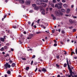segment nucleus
<instances>
[{
  "label": "nucleus",
  "instance_id": "obj_1",
  "mask_svg": "<svg viewBox=\"0 0 77 77\" xmlns=\"http://www.w3.org/2000/svg\"><path fill=\"white\" fill-rule=\"evenodd\" d=\"M13 62V61H12L11 60H10L9 61V62L8 63H6V64H5V68L6 69H7V68H10L11 67V65L9 64V63H10V64H11Z\"/></svg>",
  "mask_w": 77,
  "mask_h": 77
},
{
  "label": "nucleus",
  "instance_id": "obj_2",
  "mask_svg": "<svg viewBox=\"0 0 77 77\" xmlns=\"http://www.w3.org/2000/svg\"><path fill=\"white\" fill-rule=\"evenodd\" d=\"M66 62L67 65V66H68V68L69 70V71L70 73H72V70L71 69V68L69 66V63H68V58H66Z\"/></svg>",
  "mask_w": 77,
  "mask_h": 77
},
{
  "label": "nucleus",
  "instance_id": "obj_3",
  "mask_svg": "<svg viewBox=\"0 0 77 77\" xmlns=\"http://www.w3.org/2000/svg\"><path fill=\"white\" fill-rule=\"evenodd\" d=\"M38 5H41L42 6L44 7V8L47 6V4L44 3H38Z\"/></svg>",
  "mask_w": 77,
  "mask_h": 77
},
{
  "label": "nucleus",
  "instance_id": "obj_4",
  "mask_svg": "<svg viewBox=\"0 0 77 77\" xmlns=\"http://www.w3.org/2000/svg\"><path fill=\"white\" fill-rule=\"evenodd\" d=\"M40 11L42 15H45V13H44L45 12V10L44 9V8H41L40 9Z\"/></svg>",
  "mask_w": 77,
  "mask_h": 77
},
{
  "label": "nucleus",
  "instance_id": "obj_5",
  "mask_svg": "<svg viewBox=\"0 0 77 77\" xmlns=\"http://www.w3.org/2000/svg\"><path fill=\"white\" fill-rule=\"evenodd\" d=\"M33 34H30L29 35V36L27 37V39H31V38H32V37H33Z\"/></svg>",
  "mask_w": 77,
  "mask_h": 77
},
{
  "label": "nucleus",
  "instance_id": "obj_6",
  "mask_svg": "<svg viewBox=\"0 0 77 77\" xmlns=\"http://www.w3.org/2000/svg\"><path fill=\"white\" fill-rule=\"evenodd\" d=\"M55 8H57L58 9H60L62 8V6H59L57 4L55 5Z\"/></svg>",
  "mask_w": 77,
  "mask_h": 77
},
{
  "label": "nucleus",
  "instance_id": "obj_7",
  "mask_svg": "<svg viewBox=\"0 0 77 77\" xmlns=\"http://www.w3.org/2000/svg\"><path fill=\"white\" fill-rule=\"evenodd\" d=\"M25 3L26 5H30V2L29 1L26 0L25 2Z\"/></svg>",
  "mask_w": 77,
  "mask_h": 77
},
{
  "label": "nucleus",
  "instance_id": "obj_8",
  "mask_svg": "<svg viewBox=\"0 0 77 77\" xmlns=\"http://www.w3.org/2000/svg\"><path fill=\"white\" fill-rule=\"evenodd\" d=\"M19 2L20 3H21L22 4H23V3H24V0H19Z\"/></svg>",
  "mask_w": 77,
  "mask_h": 77
},
{
  "label": "nucleus",
  "instance_id": "obj_9",
  "mask_svg": "<svg viewBox=\"0 0 77 77\" xmlns=\"http://www.w3.org/2000/svg\"><path fill=\"white\" fill-rule=\"evenodd\" d=\"M42 2H44L45 3H47L48 2V0H40Z\"/></svg>",
  "mask_w": 77,
  "mask_h": 77
},
{
  "label": "nucleus",
  "instance_id": "obj_10",
  "mask_svg": "<svg viewBox=\"0 0 77 77\" xmlns=\"http://www.w3.org/2000/svg\"><path fill=\"white\" fill-rule=\"evenodd\" d=\"M39 7L38 6H35V7L34 8V9L35 10H38V9H39Z\"/></svg>",
  "mask_w": 77,
  "mask_h": 77
},
{
  "label": "nucleus",
  "instance_id": "obj_11",
  "mask_svg": "<svg viewBox=\"0 0 77 77\" xmlns=\"http://www.w3.org/2000/svg\"><path fill=\"white\" fill-rule=\"evenodd\" d=\"M51 16L52 17H53V19L54 20H56V17H55L54 16V15L53 14H51Z\"/></svg>",
  "mask_w": 77,
  "mask_h": 77
},
{
  "label": "nucleus",
  "instance_id": "obj_12",
  "mask_svg": "<svg viewBox=\"0 0 77 77\" xmlns=\"http://www.w3.org/2000/svg\"><path fill=\"white\" fill-rule=\"evenodd\" d=\"M15 65H16L15 64V63H12L11 65V66L12 67H14V66H15Z\"/></svg>",
  "mask_w": 77,
  "mask_h": 77
},
{
  "label": "nucleus",
  "instance_id": "obj_13",
  "mask_svg": "<svg viewBox=\"0 0 77 77\" xmlns=\"http://www.w3.org/2000/svg\"><path fill=\"white\" fill-rule=\"evenodd\" d=\"M69 22L70 23V24H72V23H73V22H74V21H72V20L69 19Z\"/></svg>",
  "mask_w": 77,
  "mask_h": 77
},
{
  "label": "nucleus",
  "instance_id": "obj_14",
  "mask_svg": "<svg viewBox=\"0 0 77 77\" xmlns=\"http://www.w3.org/2000/svg\"><path fill=\"white\" fill-rule=\"evenodd\" d=\"M69 12H70V9H68L67 10L66 12L67 14H69Z\"/></svg>",
  "mask_w": 77,
  "mask_h": 77
},
{
  "label": "nucleus",
  "instance_id": "obj_15",
  "mask_svg": "<svg viewBox=\"0 0 77 77\" xmlns=\"http://www.w3.org/2000/svg\"><path fill=\"white\" fill-rule=\"evenodd\" d=\"M42 71H43L44 72H46L47 71V70L43 68L42 69Z\"/></svg>",
  "mask_w": 77,
  "mask_h": 77
},
{
  "label": "nucleus",
  "instance_id": "obj_16",
  "mask_svg": "<svg viewBox=\"0 0 77 77\" xmlns=\"http://www.w3.org/2000/svg\"><path fill=\"white\" fill-rule=\"evenodd\" d=\"M4 49L5 50H7L8 48V46H5L4 47Z\"/></svg>",
  "mask_w": 77,
  "mask_h": 77
},
{
  "label": "nucleus",
  "instance_id": "obj_17",
  "mask_svg": "<svg viewBox=\"0 0 77 77\" xmlns=\"http://www.w3.org/2000/svg\"><path fill=\"white\" fill-rule=\"evenodd\" d=\"M61 11L62 12H66V11H65V10L64 9H61Z\"/></svg>",
  "mask_w": 77,
  "mask_h": 77
},
{
  "label": "nucleus",
  "instance_id": "obj_18",
  "mask_svg": "<svg viewBox=\"0 0 77 77\" xmlns=\"http://www.w3.org/2000/svg\"><path fill=\"white\" fill-rule=\"evenodd\" d=\"M5 49L3 47H2L0 50L1 51H3Z\"/></svg>",
  "mask_w": 77,
  "mask_h": 77
},
{
  "label": "nucleus",
  "instance_id": "obj_19",
  "mask_svg": "<svg viewBox=\"0 0 77 77\" xmlns=\"http://www.w3.org/2000/svg\"><path fill=\"white\" fill-rule=\"evenodd\" d=\"M7 73V74H11V71H10V70H8Z\"/></svg>",
  "mask_w": 77,
  "mask_h": 77
},
{
  "label": "nucleus",
  "instance_id": "obj_20",
  "mask_svg": "<svg viewBox=\"0 0 77 77\" xmlns=\"http://www.w3.org/2000/svg\"><path fill=\"white\" fill-rule=\"evenodd\" d=\"M63 6L64 8H66L67 6H68V5L66 4H64L63 5Z\"/></svg>",
  "mask_w": 77,
  "mask_h": 77
},
{
  "label": "nucleus",
  "instance_id": "obj_21",
  "mask_svg": "<svg viewBox=\"0 0 77 77\" xmlns=\"http://www.w3.org/2000/svg\"><path fill=\"white\" fill-rule=\"evenodd\" d=\"M33 73L32 72H30L29 73H28V75H32V74Z\"/></svg>",
  "mask_w": 77,
  "mask_h": 77
},
{
  "label": "nucleus",
  "instance_id": "obj_22",
  "mask_svg": "<svg viewBox=\"0 0 77 77\" xmlns=\"http://www.w3.org/2000/svg\"><path fill=\"white\" fill-rule=\"evenodd\" d=\"M6 15L4 17V18H2V21H3V20H4V19H5V18H6Z\"/></svg>",
  "mask_w": 77,
  "mask_h": 77
},
{
  "label": "nucleus",
  "instance_id": "obj_23",
  "mask_svg": "<svg viewBox=\"0 0 77 77\" xmlns=\"http://www.w3.org/2000/svg\"><path fill=\"white\" fill-rule=\"evenodd\" d=\"M1 41H2V42H4L5 41V40H4V38H1Z\"/></svg>",
  "mask_w": 77,
  "mask_h": 77
},
{
  "label": "nucleus",
  "instance_id": "obj_24",
  "mask_svg": "<svg viewBox=\"0 0 77 77\" xmlns=\"http://www.w3.org/2000/svg\"><path fill=\"white\" fill-rule=\"evenodd\" d=\"M64 66L65 68H66V66H67V64L66 63H65L64 64Z\"/></svg>",
  "mask_w": 77,
  "mask_h": 77
},
{
  "label": "nucleus",
  "instance_id": "obj_25",
  "mask_svg": "<svg viewBox=\"0 0 77 77\" xmlns=\"http://www.w3.org/2000/svg\"><path fill=\"white\" fill-rule=\"evenodd\" d=\"M73 32H76V29H73L72 30Z\"/></svg>",
  "mask_w": 77,
  "mask_h": 77
},
{
  "label": "nucleus",
  "instance_id": "obj_26",
  "mask_svg": "<svg viewBox=\"0 0 77 77\" xmlns=\"http://www.w3.org/2000/svg\"><path fill=\"white\" fill-rule=\"evenodd\" d=\"M58 5H59V6H62V4L61 3H58Z\"/></svg>",
  "mask_w": 77,
  "mask_h": 77
},
{
  "label": "nucleus",
  "instance_id": "obj_27",
  "mask_svg": "<svg viewBox=\"0 0 77 77\" xmlns=\"http://www.w3.org/2000/svg\"><path fill=\"white\" fill-rule=\"evenodd\" d=\"M36 6V4H32V6L33 7H35V6Z\"/></svg>",
  "mask_w": 77,
  "mask_h": 77
},
{
  "label": "nucleus",
  "instance_id": "obj_28",
  "mask_svg": "<svg viewBox=\"0 0 77 77\" xmlns=\"http://www.w3.org/2000/svg\"><path fill=\"white\" fill-rule=\"evenodd\" d=\"M13 28H14V29H17V26H13Z\"/></svg>",
  "mask_w": 77,
  "mask_h": 77
},
{
  "label": "nucleus",
  "instance_id": "obj_29",
  "mask_svg": "<svg viewBox=\"0 0 77 77\" xmlns=\"http://www.w3.org/2000/svg\"><path fill=\"white\" fill-rule=\"evenodd\" d=\"M21 59H22V60H26V58H21Z\"/></svg>",
  "mask_w": 77,
  "mask_h": 77
},
{
  "label": "nucleus",
  "instance_id": "obj_30",
  "mask_svg": "<svg viewBox=\"0 0 77 77\" xmlns=\"http://www.w3.org/2000/svg\"><path fill=\"white\" fill-rule=\"evenodd\" d=\"M56 57L57 59H59V58H60L59 57V55H58L56 56Z\"/></svg>",
  "mask_w": 77,
  "mask_h": 77
},
{
  "label": "nucleus",
  "instance_id": "obj_31",
  "mask_svg": "<svg viewBox=\"0 0 77 77\" xmlns=\"http://www.w3.org/2000/svg\"><path fill=\"white\" fill-rule=\"evenodd\" d=\"M29 67H27L26 68V70H29Z\"/></svg>",
  "mask_w": 77,
  "mask_h": 77
},
{
  "label": "nucleus",
  "instance_id": "obj_32",
  "mask_svg": "<svg viewBox=\"0 0 77 77\" xmlns=\"http://www.w3.org/2000/svg\"><path fill=\"white\" fill-rule=\"evenodd\" d=\"M45 32L47 33H49V30H48V31H45Z\"/></svg>",
  "mask_w": 77,
  "mask_h": 77
},
{
  "label": "nucleus",
  "instance_id": "obj_33",
  "mask_svg": "<svg viewBox=\"0 0 77 77\" xmlns=\"http://www.w3.org/2000/svg\"><path fill=\"white\" fill-rule=\"evenodd\" d=\"M41 33L40 32H36V34H39V33Z\"/></svg>",
  "mask_w": 77,
  "mask_h": 77
},
{
  "label": "nucleus",
  "instance_id": "obj_34",
  "mask_svg": "<svg viewBox=\"0 0 77 77\" xmlns=\"http://www.w3.org/2000/svg\"><path fill=\"white\" fill-rule=\"evenodd\" d=\"M41 26L42 27H43V28L45 29V27L44 26H44L43 25H41Z\"/></svg>",
  "mask_w": 77,
  "mask_h": 77
},
{
  "label": "nucleus",
  "instance_id": "obj_35",
  "mask_svg": "<svg viewBox=\"0 0 77 77\" xmlns=\"http://www.w3.org/2000/svg\"><path fill=\"white\" fill-rule=\"evenodd\" d=\"M33 61L32 60L31 61V65H33Z\"/></svg>",
  "mask_w": 77,
  "mask_h": 77
},
{
  "label": "nucleus",
  "instance_id": "obj_36",
  "mask_svg": "<svg viewBox=\"0 0 77 77\" xmlns=\"http://www.w3.org/2000/svg\"><path fill=\"white\" fill-rule=\"evenodd\" d=\"M70 74V75H69V76H70V77H71V76H72V73H71Z\"/></svg>",
  "mask_w": 77,
  "mask_h": 77
},
{
  "label": "nucleus",
  "instance_id": "obj_37",
  "mask_svg": "<svg viewBox=\"0 0 77 77\" xmlns=\"http://www.w3.org/2000/svg\"><path fill=\"white\" fill-rule=\"evenodd\" d=\"M35 55H33V56H32V58L33 59L35 58Z\"/></svg>",
  "mask_w": 77,
  "mask_h": 77
},
{
  "label": "nucleus",
  "instance_id": "obj_38",
  "mask_svg": "<svg viewBox=\"0 0 77 77\" xmlns=\"http://www.w3.org/2000/svg\"><path fill=\"white\" fill-rule=\"evenodd\" d=\"M39 21H40V20H38L37 21H36V23L37 22V23H39Z\"/></svg>",
  "mask_w": 77,
  "mask_h": 77
},
{
  "label": "nucleus",
  "instance_id": "obj_39",
  "mask_svg": "<svg viewBox=\"0 0 77 77\" xmlns=\"http://www.w3.org/2000/svg\"><path fill=\"white\" fill-rule=\"evenodd\" d=\"M69 28L70 29H72L73 28V27L72 26H70L69 27Z\"/></svg>",
  "mask_w": 77,
  "mask_h": 77
},
{
  "label": "nucleus",
  "instance_id": "obj_40",
  "mask_svg": "<svg viewBox=\"0 0 77 77\" xmlns=\"http://www.w3.org/2000/svg\"><path fill=\"white\" fill-rule=\"evenodd\" d=\"M30 13H32L33 12V11L32 10H30L29 11Z\"/></svg>",
  "mask_w": 77,
  "mask_h": 77
},
{
  "label": "nucleus",
  "instance_id": "obj_41",
  "mask_svg": "<svg viewBox=\"0 0 77 77\" xmlns=\"http://www.w3.org/2000/svg\"><path fill=\"white\" fill-rule=\"evenodd\" d=\"M62 2H63V3L65 2H66V0H62Z\"/></svg>",
  "mask_w": 77,
  "mask_h": 77
},
{
  "label": "nucleus",
  "instance_id": "obj_42",
  "mask_svg": "<svg viewBox=\"0 0 77 77\" xmlns=\"http://www.w3.org/2000/svg\"><path fill=\"white\" fill-rule=\"evenodd\" d=\"M33 24H34V22H33L32 23V24L31 25V26L32 27L33 26Z\"/></svg>",
  "mask_w": 77,
  "mask_h": 77
},
{
  "label": "nucleus",
  "instance_id": "obj_43",
  "mask_svg": "<svg viewBox=\"0 0 77 77\" xmlns=\"http://www.w3.org/2000/svg\"><path fill=\"white\" fill-rule=\"evenodd\" d=\"M75 53L76 54H77V48H76L75 49Z\"/></svg>",
  "mask_w": 77,
  "mask_h": 77
},
{
  "label": "nucleus",
  "instance_id": "obj_44",
  "mask_svg": "<svg viewBox=\"0 0 77 77\" xmlns=\"http://www.w3.org/2000/svg\"><path fill=\"white\" fill-rule=\"evenodd\" d=\"M53 3H56V0H53Z\"/></svg>",
  "mask_w": 77,
  "mask_h": 77
},
{
  "label": "nucleus",
  "instance_id": "obj_45",
  "mask_svg": "<svg viewBox=\"0 0 77 77\" xmlns=\"http://www.w3.org/2000/svg\"><path fill=\"white\" fill-rule=\"evenodd\" d=\"M72 54H75V53L74 52L72 51Z\"/></svg>",
  "mask_w": 77,
  "mask_h": 77
},
{
  "label": "nucleus",
  "instance_id": "obj_46",
  "mask_svg": "<svg viewBox=\"0 0 77 77\" xmlns=\"http://www.w3.org/2000/svg\"><path fill=\"white\" fill-rule=\"evenodd\" d=\"M57 45V44L56 43H55L54 44V46L55 47H56V46Z\"/></svg>",
  "mask_w": 77,
  "mask_h": 77
},
{
  "label": "nucleus",
  "instance_id": "obj_47",
  "mask_svg": "<svg viewBox=\"0 0 77 77\" xmlns=\"http://www.w3.org/2000/svg\"><path fill=\"white\" fill-rule=\"evenodd\" d=\"M62 33L63 34L65 33V32H64V31H62Z\"/></svg>",
  "mask_w": 77,
  "mask_h": 77
},
{
  "label": "nucleus",
  "instance_id": "obj_48",
  "mask_svg": "<svg viewBox=\"0 0 77 77\" xmlns=\"http://www.w3.org/2000/svg\"><path fill=\"white\" fill-rule=\"evenodd\" d=\"M56 66H57V67H59V65H58V64H56Z\"/></svg>",
  "mask_w": 77,
  "mask_h": 77
},
{
  "label": "nucleus",
  "instance_id": "obj_49",
  "mask_svg": "<svg viewBox=\"0 0 77 77\" xmlns=\"http://www.w3.org/2000/svg\"><path fill=\"white\" fill-rule=\"evenodd\" d=\"M28 24H31V22H30V21H29L28 22Z\"/></svg>",
  "mask_w": 77,
  "mask_h": 77
},
{
  "label": "nucleus",
  "instance_id": "obj_50",
  "mask_svg": "<svg viewBox=\"0 0 77 77\" xmlns=\"http://www.w3.org/2000/svg\"><path fill=\"white\" fill-rule=\"evenodd\" d=\"M33 27L34 28H36V25H34L33 26Z\"/></svg>",
  "mask_w": 77,
  "mask_h": 77
},
{
  "label": "nucleus",
  "instance_id": "obj_51",
  "mask_svg": "<svg viewBox=\"0 0 77 77\" xmlns=\"http://www.w3.org/2000/svg\"><path fill=\"white\" fill-rule=\"evenodd\" d=\"M37 70H38V68H36L35 70V72H36V71H37Z\"/></svg>",
  "mask_w": 77,
  "mask_h": 77
},
{
  "label": "nucleus",
  "instance_id": "obj_52",
  "mask_svg": "<svg viewBox=\"0 0 77 77\" xmlns=\"http://www.w3.org/2000/svg\"><path fill=\"white\" fill-rule=\"evenodd\" d=\"M54 32V30H52V32L53 33Z\"/></svg>",
  "mask_w": 77,
  "mask_h": 77
},
{
  "label": "nucleus",
  "instance_id": "obj_53",
  "mask_svg": "<svg viewBox=\"0 0 77 77\" xmlns=\"http://www.w3.org/2000/svg\"><path fill=\"white\" fill-rule=\"evenodd\" d=\"M54 42H55V43H56L57 42V41H56V40H54Z\"/></svg>",
  "mask_w": 77,
  "mask_h": 77
},
{
  "label": "nucleus",
  "instance_id": "obj_54",
  "mask_svg": "<svg viewBox=\"0 0 77 77\" xmlns=\"http://www.w3.org/2000/svg\"><path fill=\"white\" fill-rule=\"evenodd\" d=\"M19 43L20 44H23V43L20 41H19Z\"/></svg>",
  "mask_w": 77,
  "mask_h": 77
},
{
  "label": "nucleus",
  "instance_id": "obj_55",
  "mask_svg": "<svg viewBox=\"0 0 77 77\" xmlns=\"http://www.w3.org/2000/svg\"><path fill=\"white\" fill-rule=\"evenodd\" d=\"M5 75V77H8V75H7V74Z\"/></svg>",
  "mask_w": 77,
  "mask_h": 77
},
{
  "label": "nucleus",
  "instance_id": "obj_56",
  "mask_svg": "<svg viewBox=\"0 0 77 77\" xmlns=\"http://www.w3.org/2000/svg\"><path fill=\"white\" fill-rule=\"evenodd\" d=\"M9 45V44L8 43H7L6 44V45Z\"/></svg>",
  "mask_w": 77,
  "mask_h": 77
},
{
  "label": "nucleus",
  "instance_id": "obj_57",
  "mask_svg": "<svg viewBox=\"0 0 77 77\" xmlns=\"http://www.w3.org/2000/svg\"><path fill=\"white\" fill-rule=\"evenodd\" d=\"M11 51H14V49L12 48L11 49Z\"/></svg>",
  "mask_w": 77,
  "mask_h": 77
},
{
  "label": "nucleus",
  "instance_id": "obj_58",
  "mask_svg": "<svg viewBox=\"0 0 77 77\" xmlns=\"http://www.w3.org/2000/svg\"><path fill=\"white\" fill-rule=\"evenodd\" d=\"M49 9L50 10V11H51L53 9V8H50Z\"/></svg>",
  "mask_w": 77,
  "mask_h": 77
},
{
  "label": "nucleus",
  "instance_id": "obj_59",
  "mask_svg": "<svg viewBox=\"0 0 77 77\" xmlns=\"http://www.w3.org/2000/svg\"><path fill=\"white\" fill-rule=\"evenodd\" d=\"M2 53L3 54H5V52H3Z\"/></svg>",
  "mask_w": 77,
  "mask_h": 77
},
{
  "label": "nucleus",
  "instance_id": "obj_60",
  "mask_svg": "<svg viewBox=\"0 0 77 77\" xmlns=\"http://www.w3.org/2000/svg\"><path fill=\"white\" fill-rule=\"evenodd\" d=\"M57 77H60V75H58L57 76Z\"/></svg>",
  "mask_w": 77,
  "mask_h": 77
},
{
  "label": "nucleus",
  "instance_id": "obj_61",
  "mask_svg": "<svg viewBox=\"0 0 77 77\" xmlns=\"http://www.w3.org/2000/svg\"><path fill=\"white\" fill-rule=\"evenodd\" d=\"M38 71H39V72H42V71H41V70L39 69L38 70Z\"/></svg>",
  "mask_w": 77,
  "mask_h": 77
},
{
  "label": "nucleus",
  "instance_id": "obj_62",
  "mask_svg": "<svg viewBox=\"0 0 77 77\" xmlns=\"http://www.w3.org/2000/svg\"><path fill=\"white\" fill-rule=\"evenodd\" d=\"M73 7H74V5H71V8H73Z\"/></svg>",
  "mask_w": 77,
  "mask_h": 77
},
{
  "label": "nucleus",
  "instance_id": "obj_63",
  "mask_svg": "<svg viewBox=\"0 0 77 77\" xmlns=\"http://www.w3.org/2000/svg\"><path fill=\"white\" fill-rule=\"evenodd\" d=\"M33 50L31 48L30 49H29V51H32Z\"/></svg>",
  "mask_w": 77,
  "mask_h": 77
},
{
  "label": "nucleus",
  "instance_id": "obj_64",
  "mask_svg": "<svg viewBox=\"0 0 77 77\" xmlns=\"http://www.w3.org/2000/svg\"><path fill=\"white\" fill-rule=\"evenodd\" d=\"M18 77H21V76L20 75H19Z\"/></svg>",
  "mask_w": 77,
  "mask_h": 77
}]
</instances>
